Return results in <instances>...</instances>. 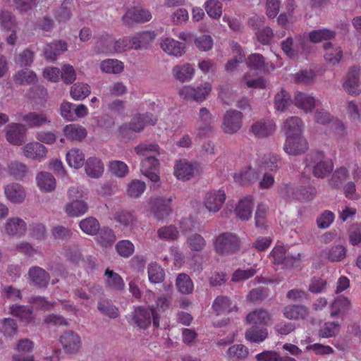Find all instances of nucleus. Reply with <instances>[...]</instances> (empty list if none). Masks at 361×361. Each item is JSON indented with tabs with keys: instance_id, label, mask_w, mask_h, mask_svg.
Segmentation results:
<instances>
[{
	"instance_id": "18",
	"label": "nucleus",
	"mask_w": 361,
	"mask_h": 361,
	"mask_svg": "<svg viewBox=\"0 0 361 361\" xmlns=\"http://www.w3.org/2000/svg\"><path fill=\"white\" fill-rule=\"evenodd\" d=\"M133 38L132 37H125L115 42L111 40L106 41L108 44L105 48H101L99 51L106 54H112L114 52L121 53L127 50L134 49V44H133Z\"/></svg>"
},
{
	"instance_id": "16",
	"label": "nucleus",
	"mask_w": 361,
	"mask_h": 361,
	"mask_svg": "<svg viewBox=\"0 0 361 361\" xmlns=\"http://www.w3.org/2000/svg\"><path fill=\"white\" fill-rule=\"evenodd\" d=\"M214 122V118L206 107H201L197 118L198 127V135L206 136L213 130V123Z\"/></svg>"
},
{
	"instance_id": "47",
	"label": "nucleus",
	"mask_w": 361,
	"mask_h": 361,
	"mask_svg": "<svg viewBox=\"0 0 361 361\" xmlns=\"http://www.w3.org/2000/svg\"><path fill=\"white\" fill-rule=\"evenodd\" d=\"M258 174L256 169L250 166L245 167L236 172L233 175V178L236 183L240 184H245L255 180Z\"/></svg>"
},
{
	"instance_id": "4",
	"label": "nucleus",
	"mask_w": 361,
	"mask_h": 361,
	"mask_svg": "<svg viewBox=\"0 0 361 361\" xmlns=\"http://www.w3.org/2000/svg\"><path fill=\"white\" fill-rule=\"evenodd\" d=\"M152 318L154 325L157 327L159 326V320L157 312L152 309L140 307L135 310L133 319L137 327L145 329L151 324Z\"/></svg>"
},
{
	"instance_id": "2",
	"label": "nucleus",
	"mask_w": 361,
	"mask_h": 361,
	"mask_svg": "<svg viewBox=\"0 0 361 361\" xmlns=\"http://www.w3.org/2000/svg\"><path fill=\"white\" fill-rule=\"evenodd\" d=\"M212 90V84L204 82L197 86L185 85L179 89L178 94L183 99L201 103L209 97Z\"/></svg>"
},
{
	"instance_id": "22",
	"label": "nucleus",
	"mask_w": 361,
	"mask_h": 361,
	"mask_svg": "<svg viewBox=\"0 0 361 361\" xmlns=\"http://www.w3.org/2000/svg\"><path fill=\"white\" fill-rule=\"evenodd\" d=\"M246 320L252 325L267 326L272 324V315L264 309H257L250 312Z\"/></svg>"
},
{
	"instance_id": "64",
	"label": "nucleus",
	"mask_w": 361,
	"mask_h": 361,
	"mask_svg": "<svg viewBox=\"0 0 361 361\" xmlns=\"http://www.w3.org/2000/svg\"><path fill=\"white\" fill-rule=\"evenodd\" d=\"M134 245L128 240H122L116 245L118 254L123 257H128L134 252Z\"/></svg>"
},
{
	"instance_id": "32",
	"label": "nucleus",
	"mask_w": 361,
	"mask_h": 361,
	"mask_svg": "<svg viewBox=\"0 0 361 361\" xmlns=\"http://www.w3.org/2000/svg\"><path fill=\"white\" fill-rule=\"evenodd\" d=\"M36 184L41 191L51 192L56 188L55 178L49 172H40L36 176Z\"/></svg>"
},
{
	"instance_id": "27",
	"label": "nucleus",
	"mask_w": 361,
	"mask_h": 361,
	"mask_svg": "<svg viewBox=\"0 0 361 361\" xmlns=\"http://www.w3.org/2000/svg\"><path fill=\"white\" fill-rule=\"evenodd\" d=\"M66 161L69 167L74 169L82 168L85 163L84 152L78 148L69 149L66 154Z\"/></svg>"
},
{
	"instance_id": "7",
	"label": "nucleus",
	"mask_w": 361,
	"mask_h": 361,
	"mask_svg": "<svg viewBox=\"0 0 361 361\" xmlns=\"http://www.w3.org/2000/svg\"><path fill=\"white\" fill-rule=\"evenodd\" d=\"M27 230V224L25 221L19 217H11L0 227L2 234L9 236H21Z\"/></svg>"
},
{
	"instance_id": "48",
	"label": "nucleus",
	"mask_w": 361,
	"mask_h": 361,
	"mask_svg": "<svg viewBox=\"0 0 361 361\" xmlns=\"http://www.w3.org/2000/svg\"><path fill=\"white\" fill-rule=\"evenodd\" d=\"M114 219L126 228L132 229L136 226L137 219L135 215L129 211H118L114 214Z\"/></svg>"
},
{
	"instance_id": "6",
	"label": "nucleus",
	"mask_w": 361,
	"mask_h": 361,
	"mask_svg": "<svg viewBox=\"0 0 361 361\" xmlns=\"http://www.w3.org/2000/svg\"><path fill=\"white\" fill-rule=\"evenodd\" d=\"M243 126V115L241 112L230 109L224 116L221 128L225 133H236Z\"/></svg>"
},
{
	"instance_id": "31",
	"label": "nucleus",
	"mask_w": 361,
	"mask_h": 361,
	"mask_svg": "<svg viewBox=\"0 0 361 361\" xmlns=\"http://www.w3.org/2000/svg\"><path fill=\"white\" fill-rule=\"evenodd\" d=\"M134 49H146L156 38L154 32L147 31L137 33L133 36Z\"/></svg>"
},
{
	"instance_id": "25",
	"label": "nucleus",
	"mask_w": 361,
	"mask_h": 361,
	"mask_svg": "<svg viewBox=\"0 0 361 361\" xmlns=\"http://www.w3.org/2000/svg\"><path fill=\"white\" fill-rule=\"evenodd\" d=\"M295 105L304 112H311L315 107L317 100L311 94L298 92L294 97Z\"/></svg>"
},
{
	"instance_id": "11",
	"label": "nucleus",
	"mask_w": 361,
	"mask_h": 361,
	"mask_svg": "<svg viewBox=\"0 0 361 361\" xmlns=\"http://www.w3.org/2000/svg\"><path fill=\"white\" fill-rule=\"evenodd\" d=\"M283 149L288 155L297 156L307 150L308 143L303 135L287 137Z\"/></svg>"
},
{
	"instance_id": "9",
	"label": "nucleus",
	"mask_w": 361,
	"mask_h": 361,
	"mask_svg": "<svg viewBox=\"0 0 361 361\" xmlns=\"http://www.w3.org/2000/svg\"><path fill=\"white\" fill-rule=\"evenodd\" d=\"M226 199V195L224 190H214L206 193L204 205L210 212H218L224 205Z\"/></svg>"
},
{
	"instance_id": "46",
	"label": "nucleus",
	"mask_w": 361,
	"mask_h": 361,
	"mask_svg": "<svg viewBox=\"0 0 361 361\" xmlns=\"http://www.w3.org/2000/svg\"><path fill=\"white\" fill-rule=\"evenodd\" d=\"M134 150L139 157L142 158L159 154V147L154 143H140L134 147Z\"/></svg>"
},
{
	"instance_id": "59",
	"label": "nucleus",
	"mask_w": 361,
	"mask_h": 361,
	"mask_svg": "<svg viewBox=\"0 0 361 361\" xmlns=\"http://www.w3.org/2000/svg\"><path fill=\"white\" fill-rule=\"evenodd\" d=\"M340 329V324L338 322H325L319 330V335L322 338H330L336 335Z\"/></svg>"
},
{
	"instance_id": "44",
	"label": "nucleus",
	"mask_w": 361,
	"mask_h": 361,
	"mask_svg": "<svg viewBox=\"0 0 361 361\" xmlns=\"http://www.w3.org/2000/svg\"><path fill=\"white\" fill-rule=\"evenodd\" d=\"M247 63L248 67L251 70H264L267 71L281 66V64H277L276 66L271 65L269 68L268 63H265L262 56L259 54H253L250 55L247 59Z\"/></svg>"
},
{
	"instance_id": "45",
	"label": "nucleus",
	"mask_w": 361,
	"mask_h": 361,
	"mask_svg": "<svg viewBox=\"0 0 361 361\" xmlns=\"http://www.w3.org/2000/svg\"><path fill=\"white\" fill-rule=\"evenodd\" d=\"M91 93V88L89 85L77 82L70 89V95L75 101H81L85 99Z\"/></svg>"
},
{
	"instance_id": "29",
	"label": "nucleus",
	"mask_w": 361,
	"mask_h": 361,
	"mask_svg": "<svg viewBox=\"0 0 361 361\" xmlns=\"http://www.w3.org/2000/svg\"><path fill=\"white\" fill-rule=\"evenodd\" d=\"M253 207L252 198L246 197L239 201L235 212L238 218L243 221H247L252 216Z\"/></svg>"
},
{
	"instance_id": "51",
	"label": "nucleus",
	"mask_w": 361,
	"mask_h": 361,
	"mask_svg": "<svg viewBox=\"0 0 361 361\" xmlns=\"http://www.w3.org/2000/svg\"><path fill=\"white\" fill-rule=\"evenodd\" d=\"M148 279L151 283H159L164 281L165 273L164 269L156 262H151L147 267Z\"/></svg>"
},
{
	"instance_id": "54",
	"label": "nucleus",
	"mask_w": 361,
	"mask_h": 361,
	"mask_svg": "<svg viewBox=\"0 0 361 361\" xmlns=\"http://www.w3.org/2000/svg\"><path fill=\"white\" fill-rule=\"evenodd\" d=\"M108 169L109 172L118 178H124L129 173L128 165L119 160H113L109 161Z\"/></svg>"
},
{
	"instance_id": "10",
	"label": "nucleus",
	"mask_w": 361,
	"mask_h": 361,
	"mask_svg": "<svg viewBox=\"0 0 361 361\" xmlns=\"http://www.w3.org/2000/svg\"><path fill=\"white\" fill-rule=\"evenodd\" d=\"M274 263L284 264L286 267H293L300 259L299 253H292L286 250L284 246H276L272 250Z\"/></svg>"
},
{
	"instance_id": "37",
	"label": "nucleus",
	"mask_w": 361,
	"mask_h": 361,
	"mask_svg": "<svg viewBox=\"0 0 361 361\" xmlns=\"http://www.w3.org/2000/svg\"><path fill=\"white\" fill-rule=\"evenodd\" d=\"M63 132L66 138L71 140H80L87 135L85 128L75 123L66 125L63 128Z\"/></svg>"
},
{
	"instance_id": "58",
	"label": "nucleus",
	"mask_w": 361,
	"mask_h": 361,
	"mask_svg": "<svg viewBox=\"0 0 361 361\" xmlns=\"http://www.w3.org/2000/svg\"><path fill=\"white\" fill-rule=\"evenodd\" d=\"M116 239L114 231L108 227L101 229L97 238L98 243L103 247H108L113 245Z\"/></svg>"
},
{
	"instance_id": "33",
	"label": "nucleus",
	"mask_w": 361,
	"mask_h": 361,
	"mask_svg": "<svg viewBox=\"0 0 361 361\" xmlns=\"http://www.w3.org/2000/svg\"><path fill=\"white\" fill-rule=\"evenodd\" d=\"M104 164L97 157L89 158L85 162V173L92 178H97L104 173Z\"/></svg>"
},
{
	"instance_id": "28",
	"label": "nucleus",
	"mask_w": 361,
	"mask_h": 361,
	"mask_svg": "<svg viewBox=\"0 0 361 361\" xmlns=\"http://www.w3.org/2000/svg\"><path fill=\"white\" fill-rule=\"evenodd\" d=\"M351 307L350 300L344 296L336 298L330 305V316L331 317L345 314Z\"/></svg>"
},
{
	"instance_id": "55",
	"label": "nucleus",
	"mask_w": 361,
	"mask_h": 361,
	"mask_svg": "<svg viewBox=\"0 0 361 361\" xmlns=\"http://www.w3.org/2000/svg\"><path fill=\"white\" fill-rule=\"evenodd\" d=\"M227 355L233 360H244L249 355L248 348L243 344H235L228 348Z\"/></svg>"
},
{
	"instance_id": "26",
	"label": "nucleus",
	"mask_w": 361,
	"mask_h": 361,
	"mask_svg": "<svg viewBox=\"0 0 361 361\" xmlns=\"http://www.w3.org/2000/svg\"><path fill=\"white\" fill-rule=\"evenodd\" d=\"M171 198H157L154 201V215L158 220L166 219L171 213Z\"/></svg>"
},
{
	"instance_id": "40",
	"label": "nucleus",
	"mask_w": 361,
	"mask_h": 361,
	"mask_svg": "<svg viewBox=\"0 0 361 361\" xmlns=\"http://www.w3.org/2000/svg\"><path fill=\"white\" fill-rule=\"evenodd\" d=\"M283 314L288 319L299 320L305 318L308 310L302 305H288L283 308Z\"/></svg>"
},
{
	"instance_id": "23",
	"label": "nucleus",
	"mask_w": 361,
	"mask_h": 361,
	"mask_svg": "<svg viewBox=\"0 0 361 361\" xmlns=\"http://www.w3.org/2000/svg\"><path fill=\"white\" fill-rule=\"evenodd\" d=\"M6 198L13 204H20L25 198L24 188L18 183H10L4 187Z\"/></svg>"
},
{
	"instance_id": "15",
	"label": "nucleus",
	"mask_w": 361,
	"mask_h": 361,
	"mask_svg": "<svg viewBox=\"0 0 361 361\" xmlns=\"http://www.w3.org/2000/svg\"><path fill=\"white\" fill-rule=\"evenodd\" d=\"M281 130L284 133L286 138L302 135L304 123L300 118L298 116H290L283 122Z\"/></svg>"
},
{
	"instance_id": "38",
	"label": "nucleus",
	"mask_w": 361,
	"mask_h": 361,
	"mask_svg": "<svg viewBox=\"0 0 361 361\" xmlns=\"http://www.w3.org/2000/svg\"><path fill=\"white\" fill-rule=\"evenodd\" d=\"M23 120L30 128H39L50 123V120L45 114L31 112L25 115Z\"/></svg>"
},
{
	"instance_id": "43",
	"label": "nucleus",
	"mask_w": 361,
	"mask_h": 361,
	"mask_svg": "<svg viewBox=\"0 0 361 361\" xmlns=\"http://www.w3.org/2000/svg\"><path fill=\"white\" fill-rule=\"evenodd\" d=\"M269 336L268 330L266 328L259 329L252 326L245 331V336L247 341L251 343H259L265 341Z\"/></svg>"
},
{
	"instance_id": "63",
	"label": "nucleus",
	"mask_w": 361,
	"mask_h": 361,
	"mask_svg": "<svg viewBox=\"0 0 361 361\" xmlns=\"http://www.w3.org/2000/svg\"><path fill=\"white\" fill-rule=\"evenodd\" d=\"M187 245L191 250L200 251L204 247L206 242L201 235L194 233L188 237Z\"/></svg>"
},
{
	"instance_id": "3",
	"label": "nucleus",
	"mask_w": 361,
	"mask_h": 361,
	"mask_svg": "<svg viewBox=\"0 0 361 361\" xmlns=\"http://www.w3.org/2000/svg\"><path fill=\"white\" fill-rule=\"evenodd\" d=\"M307 161L309 165L312 164L314 175L318 178L325 177L333 169L332 161L322 152L311 154Z\"/></svg>"
},
{
	"instance_id": "53",
	"label": "nucleus",
	"mask_w": 361,
	"mask_h": 361,
	"mask_svg": "<svg viewBox=\"0 0 361 361\" xmlns=\"http://www.w3.org/2000/svg\"><path fill=\"white\" fill-rule=\"evenodd\" d=\"M79 226L85 233L90 235H96L100 228L99 221L94 217H87L81 220Z\"/></svg>"
},
{
	"instance_id": "1",
	"label": "nucleus",
	"mask_w": 361,
	"mask_h": 361,
	"mask_svg": "<svg viewBox=\"0 0 361 361\" xmlns=\"http://www.w3.org/2000/svg\"><path fill=\"white\" fill-rule=\"evenodd\" d=\"M69 202L63 209L70 216L78 217L85 214L88 210V204L85 202L86 192L79 187H71L68 191Z\"/></svg>"
},
{
	"instance_id": "42",
	"label": "nucleus",
	"mask_w": 361,
	"mask_h": 361,
	"mask_svg": "<svg viewBox=\"0 0 361 361\" xmlns=\"http://www.w3.org/2000/svg\"><path fill=\"white\" fill-rule=\"evenodd\" d=\"M323 256L331 262H340L346 256V249L343 245H338L322 251Z\"/></svg>"
},
{
	"instance_id": "19",
	"label": "nucleus",
	"mask_w": 361,
	"mask_h": 361,
	"mask_svg": "<svg viewBox=\"0 0 361 361\" xmlns=\"http://www.w3.org/2000/svg\"><path fill=\"white\" fill-rule=\"evenodd\" d=\"M159 45L166 54L176 57L181 56L185 51L183 44L169 37L161 39Z\"/></svg>"
},
{
	"instance_id": "24",
	"label": "nucleus",
	"mask_w": 361,
	"mask_h": 361,
	"mask_svg": "<svg viewBox=\"0 0 361 361\" xmlns=\"http://www.w3.org/2000/svg\"><path fill=\"white\" fill-rule=\"evenodd\" d=\"M195 71L190 63H184L175 66L172 69L174 78L180 82L190 81L195 75Z\"/></svg>"
},
{
	"instance_id": "20",
	"label": "nucleus",
	"mask_w": 361,
	"mask_h": 361,
	"mask_svg": "<svg viewBox=\"0 0 361 361\" xmlns=\"http://www.w3.org/2000/svg\"><path fill=\"white\" fill-rule=\"evenodd\" d=\"M360 69L356 67L350 68L343 83L344 90L352 95L359 94L361 92L359 80Z\"/></svg>"
},
{
	"instance_id": "17",
	"label": "nucleus",
	"mask_w": 361,
	"mask_h": 361,
	"mask_svg": "<svg viewBox=\"0 0 361 361\" xmlns=\"http://www.w3.org/2000/svg\"><path fill=\"white\" fill-rule=\"evenodd\" d=\"M25 127L18 123H11L5 128L6 138L7 141L13 145H21L25 138Z\"/></svg>"
},
{
	"instance_id": "35",
	"label": "nucleus",
	"mask_w": 361,
	"mask_h": 361,
	"mask_svg": "<svg viewBox=\"0 0 361 361\" xmlns=\"http://www.w3.org/2000/svg\"><path fill=\"white\" fill-rule=\"evenodd\" d=\"M29 280L35 286H45L49 281L47 273L39 267H33L28 272Z\"/></svg>"
},
{
	"instance_id": "52",
	"label": "nucleus",
	"mask_w": 361,
	"mask_h": 361,
	"mask_svg": "<svg viewBox=\"0 0 361 361\" xmlns=\"http://www.w3.org/2000/svg\"><path fill=\"white\" fill-rule=\"evenodd\" d=\"M176 285L182 294L188 295L193 291V283L189 276L185 274H180L177 276Z\"/></svg>"
},
{
	"instance_id": "61",
	"label": "nucleus",
	"mask_w": 361,
	"mask_h": 361,
	"mask_svg": "<svg viewBox=\"0 0 361 361\" xmlns=\"http://www.w3.org/2000/svg\"><path fill=\"white\" fill-rule=\"evenodd\" d=\"M204 8L208 16L212 18L218 19L222 14V5L219 1L207 0Z\"/></svg>"
},
{
	"instance_id": "57",
	"label": "nucleus",
	"mask_w": 361,
	"mask_h": 361,
	"mask_svg": "<svg viewBox=\"0 0 361 361\" xmlns=\"http://www.w3.org/2000/svg\"><path fill=\"white\" fill-rule=\"evenodd\" d=\"M9 312L26 323L31 322L34 318L32 311L25 306L13 305L10 307Z\"/></svg>"
},
{
	"instance_id": "34",
	"label": "nucleus",
	"mask_w": 361,
	"mask_h": 361,
	"mask_svg": "<svg viewBox=\"0 0 361 361\" xmlns=\"http://www.w3.org/2000/svg\"><path fill=\"white\" fill-rule=\"evenodd\" d=\"M156 121L157 118L149 114L136 115L133 117L130 123V129L135 132H140L147 125H154Z\"/></svg>"
},
{
	"instance_id": "21",
	"label": "nucleus",
	"mask_w": 361,
	"mask_h": 361,
	"mask_svg": "<svg viewBox=\"0 0 361 361\" xmlns=\"http://www.w3.org/2000/svg\"><path fill=\"white\" fill-rule=\"evenodd\" d=\"M195 171V168L191 162L180 159L175 164L173 173L178 180L185 181L193 177Z\"/></svg>"
},
{
	"instance_id": "56",
	"label": "nucleus",
	"mask_w": 361,
	"mask_h": 361,
	"mask_svg": "<svg viewBox=\"0 0 361 361\" xmlns=\"http://www.w3.org/2000/svg\"><path fill=\"white\" fill-rule=\"evenodd\" d=\"M15 80L21 85L35 83L37 81V75L30 69H23L14 75Z\"/></svg>"
},
{
	"instance_id": "41",
	"label": "nucleus",
	"mask_w": 361,
	"mask_h": 361,
	"mask_svg": "<svg viewBox=\"0 0 361 361\" xmlns=\"http://www.w3.org/2000/svg\"><path fill=\"white\" fill-rule=\"evenodd\" d=\"M66 50V42L61 41L53 42L47 45L44 49V56L48 60L54 61Z\"/></svg>"
},
{
	"instance_id": "60",
	"label": "nucleus",
	"mask_w": 361,
	"mask_h": 361,
	"mask_svg": "<svg viewBox=\"0 0 361 361\" xmlns=\"http://www.w3.org/2000/svg\"><path fill=\"white\" fill-rule=\"evenodd\" d=\"M105 281L110 288L116 290L121 289L124 285L121 277L108 269L105 271Z\"/></svg>"
},
{
	"instance_id": "50",
	"label": "nucleus",
	"mask_w": 361,
	"mask_h": 361,
	"mask_svg": "<svg viewBox=\"0 0 361 361\" xmlns=\"http://www.w3.org/2000/svg\"><path fill=\"white\" fill-rule=\"evenodd\" d=\"M146 189V184L144 181L134 179L130 181L126 186V193L131 198L140 197Z\"/></svg>"
},
{
	"instance_id": "30",
	"label": "nucleus",
	"mask_w": 361,
	"mask_h": 361,
	"mask_svg": "<svg viewBox=\"0 0 361 361\" xmlns=\"http://www.w3.org/2000/svg\"><path fill=\"white\" fill-rule=\"evenodd\" d=\"M324 59L327 63L334 66L340 62L343 56V51L339 46L328 42L324 44Z\"/></svg>"
},
{
	"instance_id": "5",
	"label": "nucleus",
	"mask_w": 361,
	"mask_h": 361,
	"mask_svg": "<svg viewBox=\"0 0 361 361\" xmlns=\"http://www.w3.org/2000/svg\"><path fill=\"white\" fill-rule=\"evenodd\" d=\"M239 248L238 238L231 233L220 235L215 241V249L217 252L222 255L234 253Z\"/></svg>"
},
{
	"instance_id": "39",
	"label": "nucleus",
	"mask_w": 361,
	"mask_h": 361,
	"mask_svg": "<svg viewBox=\"0 0 361 361\" xmlns=\"http://www.w3.org/2000/svg\"><path fill=\"white\" fill-rule=\"evenodd\" d=\"M290 94L284 89H281L274 97V108L277 111L284 112L291 105Z\"/></svg>"
},
{
	"instance_id": "36",
	"label": "nucleus",
	"mask_w": 361,
	"mask_h": 361,
	"mask_svg": "<svg viewBox=\"0 0 361 361\" xmlns=\"http://www.w3.org/2000/svg\"><path fill=\"white\" fill-rule=\"evenodd\" d=\"M99 68L105 73L119 74L123 71L124 64L118 59H108L101 61Z\"/></svg>"
},
{
	"instance_id": "12",
	"label": "nucleus",
	"mask_w": 361,
	"mask_h": 361,
	"mask_svg": "<svg viewBox=\"0 0 361 361\" xmlns=\"http://www.w3.org/2000/svg\"><path fill=\"white\" fill-rule=\"evenodd\" d=\"M157 157L151 156L142 158L140 164L142 173L154 183H158L160 180L158 172L159 163Z\"/></svg>"
},
{
	"instance_id": "8",
	"label": "nucleus",
	"mask_w": 361,
	"mask_h": 361,
	"mask_svg": "<svg viewBox=\"0 0 361 361\" xmlns=\"http://www.w3.org/2000/svg\"><path fill=\"white\" fill-rule=\"evenodd\" d=\"M276 130V125L273 119L264 118L254 122L250 132L257 138L262 139L271 135Z\"/></svg>"
},
{
	"instance_id": "62",
	"label": "nucleus",
	"mask_w": 361,
	"mask_h": 361,
	"mask_svg": "<svg viewBox=\"0 0 361 361\" xmlns=\"http://www.w3.org/2000/svg\"><path fill=\"white\" fill-rule=\"evenodd\" d=\"M335 32L332 30L324 29L314 30L309 33V39L312 42L318 43L334 37Z\"/></svg>"
},
{
	"instance_id": "14",
	"label": "nucleus",
	"mask_w": 361,
	"mask_h": 361,
	"mask_svg": "<svg viewBox=\"0 0 361 361\" xmlns=\"http://www.w3.org/2000/svg\"><path fill=\"white\" fill-rule=\"evenodd\" d=\"M47 152V148L37 141L30 142L22 148L23 156L32 160L42 161L46 158Z\"/></svg>"
},
{
	"instance_id": "49",
	"label": "nucleus",
	"mask_w": 361,
	"mask_h": 361,
	"mask_svg": "<svg viewBox=\"0 0 361 361\" xmlns=\"http://www.w3.org/2000/svg\"><path fill=\"white\" fill-rule=\"evenodd\" d=\"M213 308L217 314H221L230 312L235 310L236 306L235 304H233L227 297L219 296L214 300Z\"/></svg>"
},
{
	"instance_id": "13",
	"label": "nucleus",
	"mask_w": 361,
	"mask_h": 361,
	"mask_svg": "<svg viewBox=\"0 0 361 361\" xmlns=\"http://www.w3.org/2000/svg\"><path fill=\"white\" fill-rule=\"evenodd\" d=\"M60 343L63 350L68 354L78 353L82 345L79 335L73 331H66L60 337Z\"/></svg>"
}]
</instances>
